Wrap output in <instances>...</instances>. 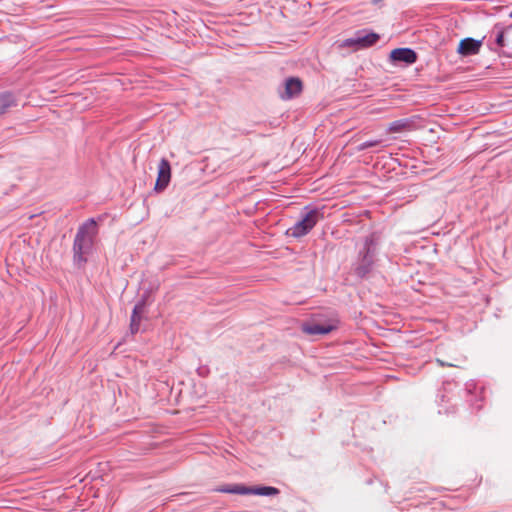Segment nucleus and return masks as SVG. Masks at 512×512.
Instances as JSON below:
<instances>
[{"label": "nucleus", "instance_id": "f257e3e1", "mask_svg": "<svg viewBox=\"0 0 512 512\" xmlns=\"http://www.w3.org/2000/svg\"><path fill=\"white\" fill-rule=\"evenodd\" d=\"M97 234L98 228L94 219H88L78 228L73 243L74 259L76 261H85L84 255L92 249Z\"/></svg>", "mask_w": 512, "mask_h": 512}, {"label": "nucleus", "instance_id": "f03ea898", "mask_svg": "<svg viewBox=\"0 0 512 512\" xmlns=\"http://www.w3.org/2000/svg\"><path fill=\"white\" fill-rule=\"evenodd\" d=\"M217 491L229 494H240V495H260V496H274L279 493V490L275 487H247L242 484H234L223 486L218 488Z\"/></svg>", "mask_w": 512, "mask_h": 512}, {"label": "nucleus", "instance_id": "7ed1b4c3", "mask_svg": "<svg viewBox=\"0 0 512 512\" xmlns=\"http://www.w3.org/2000/svg\"><path fill=\"white\" fill-rule=\"evenodd\" d=\"M321 214L318 210H311L305 216L295 223L290 229L289 233L293 237H302L306 235L320 220Z\"/></svg>", "mask_w": 512, "mask_h": 512}, {"label": "nucleus", "instance_id": "20e7f679", "mask_svg": "<svg viewBox=\"0 0 512 512\" xmlns=\"http://www.w3.org/2000/svg\"><path fill=\"white\" fill-rule=\"evenodd\" d=\"M171 179V166L168 160L161 159L158 166V176L155 183V190H164Z\"/></svg>", "mask_w": 512, "mask_h": 512}, {"label": "nucleus", "instance_id": "39448f33", "mask_svg": "<svg viewBox=\"0 0 512 512\" xmlns=\"http://www.w3.org/2000/svg\"><path fill=\"white\" fill-rule=\"evenodd\" d=\"M496 43L504 49L503 53L506 56L512 57V25L497 33Z\"/></svg>", "mask_w": 512, "mask_h": 512}, {"label": "nucleus", "instance_id": "423d86ee", "mask_svg": "<svg viewBox=\"0 0 512 512\" xmlns=\"http://www.w3.org/2000/svg\"><path fill=\"white\" fill-rule=\"evenodd\" d=\"M390 59L393 62H403L405 64H413L417 60V54L410 48H396L391 51Z\"/></svg>", "mask_w": 512, "mask_h": 512}, {"label": "nucleus", "instance_id": "0eeeda50", "mask_svg": "<svg viewBox=\"0 0 512 512\" xmlns=\"http://www.w3.org/2000/svg\"><path fill=\"white\" fill-rule=\"evenodd\" d=\"M337 325L335 322H329L324 324L312 323L304 324L302 330L304 333L309 335L321 334L325 335L336 329Z\"/></svg>", "mask_w": 512, "mask_h": 512}, {"label": "nucleus", "instance_id": "6e6552de", "mask_svg": "<svg viewBox=\"0 0 512 512\" xmlns=\"http://www.w3.org/2000/svg\"><path fill=\"white\" fill-rule=\"evenodd\" d=\"M481 43L473 38H465L460 41L457 52L463 56L477 54L480 50Z\"/></svg>", "mask_w": 512, "mask_h": 512}, {"label": "nucleus", "instance_id": "1a4fd4ad", "mask_svg": "<svg viewBox=\"0 0 512 512\" xmlns=\"http://www.w3.org/2000/svg\"><path fill=\"white\" fill-rule=\"evenodd\" d=\"M302 91V82L299 78H289L285 83V95L282 96L283 99H290L294 96H297Z\"/></svg>", "mask_w": 512, "mask_h": 512}, {"label": "nucleus", "instance_id": "9d476101", "mask_svg": "<svg viewBox=\"0 0 512 512\" xmlns=\"http://www.w3.org/2000/svg\"><path fill=\"white\" fill-rule=\"evenodd\" d=\"M379 40V35L376 33H367L364 36H357L356 42H358V46L365 48L374 45Z\"/></svg>", "mask_w": 512, "mask_h": 512}, {"label": "nucleus", "instance_id": "9b49d317", "mask_svg": "<svg viewBox=\"0 0 512 512\" xmlns=\"http://www.w3.org/2000/svg\"><path fill=\"white\" fill-rule=\"evenodd\" d=\"M16 102L12 94H0V115L5 113L10 107L15 106Z\"/></svg>", "mask_w": 512, "mask_h": 512}, {"label": "nucleus", "instance_id": "f8f14e48", "mask_svg": "<svg viewBox=\"0 0 512 512\" xmlns=\"http://www.w3.org/2000/svg\"><path fill=\"white\" fill-rule=\"evenodd\" d=\"M141 310H142L141 305H136L133 309L132 316H131V324H130L132 333H136L139 330L140 320H141V316H140Z\"/></svg>", "mask_w": 512, "mask_h": 512}, {"label": "nucleus", "instance_id": "ddd939ff", "mask_svg": "<svg viewBox=\"0 0 512 512\" xmlns=\"http://www.w3.org/2000/svg\"><path fill=\"white\" fill-rule=\"evenodd\" d=\"M407 123L404 121V120H398V121H395V122H392L390 125H389V132H401L405 127H406Z\"/></svg>", "mask_w": 512, "mask_h": 512}, {"label": "nucleus", "instance_id": "4468645a", "mask_svg": "<svg viewBox=\"0 0 512 512\" xmlns=\"http://www.w3.org/2000/svg\"><path fill=\"white\" fill-rule=\"evenodd\" d=\"M380 140H372V141H366V142H363L361 143L358 147H357V150L358 151H363L367 148H370V147H374V146H377L380 144Z\"/></svg>", "mask_w": 512, "mask_h": 512}, {"label": "nucleus", "instance_id": "2eb2a0df", "mask_svg": "<svg viewBox=\"0 0 512 512\" xmlns=\"http://www.w3.org/2000/svg\"><path fill=\"white\" fill-rule=\"evenodd\" d=\"M343 47H353V46H358V42H356V38H349V39H346L343 44H342Z\"/></svg>", "mask_w": 512, "mask_h": 512}, {"label": "nucleus", "instance_id": "dca6fc26", "mask_svg": "<svg viewBox=\"0 0 512 512\" xmlns=\"http://www.w3.org/2000/svg\"><path fill=\"white\" fill-rule=\"evenodd\" d=\"M510 16L512 17V11H511V14H510Z\"/></svg>", "mask_w": 512, "mask_h": 512}]
</instances>
